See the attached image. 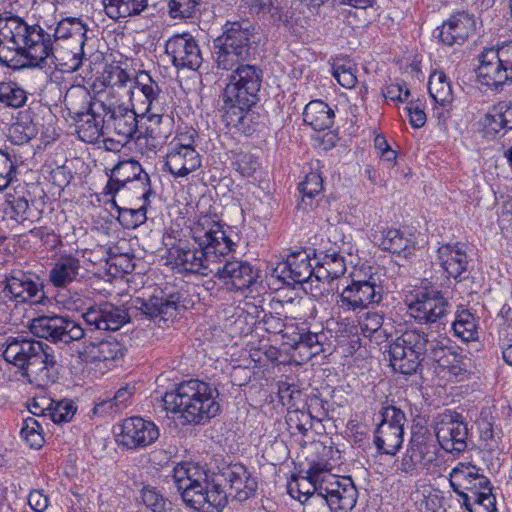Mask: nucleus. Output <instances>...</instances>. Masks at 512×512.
Instances as JSON below:
<instances>
[{"mask_svg": "<svg viewBox=\"0 0 512 512\" xmlns=\"http://www.w3.org/2000/svg\"><path fill=\"white\" fill-rule=\"evenodd\" d=\"M488 132L504 134L512 129V100H502L489 108L484 118Z\"/></svg>", "mask_w": 512, "mask_h": 512, "instance_id": "obj_38", "label": "nucleus"}, {"mask_svg": "<svg viewBox=\"0 0 512 512\" xmlns=\"http://www.w3.org/2000/svg\"><path fill=\"white\" fill-rule=\"evenodd\" d=\"M328 402L317 396L310 397L307 401V414L312 421L322 422L328 418Z\"/></svg>", "mask_w": 512, "mask_h": 512, "instance_id": "obj_63", "label": "nucleus"}, {"mask_svg": "<svg viewBox=\"0 0 512 512\" xmlns=\"http://www.w3.org/2000/svg\"><path fill=\"white\" fill-rule=\"evenodd\" d=\"M252 29L246 22H227L221 36L213 41L218 69L231 70L250 55Z\"/></svg>", "mask_w": 512, "mask_h": 512, "instance_id": "obj_8", "label": "nucleus"}, {"mask_svg": "<svg viewBox=\"0 0 512 512\" xmlns=\"http://www.w3.org/2000/svg\"><path fill=\"white\" fill-rule=\"evenodd\" d=\"M192 239L197 246L175 248V263L182 271L201 276L214 274L216 265L236 246L222 225L209 215L199 217L194 224Z\"/></svg>", "mask_w": 512, "mask_h": 512, "instance_id": "obj_1", "label": "nucleus"}, {"mask_svg": "<svg viewBox=\"0 0 512 512\" xmlns=\"http://www.w3.org/2000/svg\"><path fill=\"white\" fill-rule=\"evenodd\" d=\"M116 439L127 449L145 448L159 438V429L154 422L142 417H129L118 425Z\"/></svg>", "mask_w": 512, "mask_h": 512, "instance_id": "obj_21", "label": "nucleus"}, {"mask_svg": "<svg viewBox=\"0 0 512 512\" xmlns=\"http://www.w3.org/2000/svg\"><path fill=\"white\" fill-rule=\"evenodd\" d=\"M102 123L106 133H113L118 137L117 140L106 139V146L108 143L114 144L115 142L122 146L131 140L138 131L135 111L121 106L109 109L103 116Z\"/></svg>", "mask_w": 512, "mask_h": 512, "instance_id": "obj_26", "label": "nucleus"}, {"mask_svg": "<svg viewBox=\"0 0 512 512\" xmlns=\"http://www.w3.org/2000/svg\"><path fill=\"white\" fill-rule=\"evenodd\" d=\"M425 338V359L437 363L438 367H440L442 361L446 359V356L453 350V348L448 345L449 339L446 337L435 338L432 333L426 332Z\"/></svg>", "mask_w": 512, "mask_h": 512, "instance_id": "obj_49", "label": "nucleus"}, {"mask_svg": "<svg viewBox=\"0 0 512 512\" xmlns=\"http://www.w3.org/2000/svg\"><path fill=\"white\" fill-rule=\"evenodd\" d=\"M359 326L365 337H371L383 325V315L378 312H366L359 318Z\"/></svg>", "mask_w": 512, "mask_h": 512, "instance_id": "obj_59", "label": "nucleus"}, {"mask_svg": "<svg viewBox=\"0 0 512 512\" xmlns=\"http://www.w3.org/2000/svg\"><path fill=\"white\" fill-rule=\"evenodd\" d=\"M86 25L78 18H65L58 22L52 35L57 48L66 51V60L63 67L68 71L80 68L85 56L84 46L86 42Z\"/></svg>", "mask_w": 512, "mask_h": 512, "instance_id": "obj_13", "label": "nucleus"}, {"mask_svg": "<svg viewBox=\"0 0 512 512\" xmlns=\"http://www.w3.org/2000/svg\"><path fill=\"white\" fill-rule=\"evenodd\" d=\"M165 166L173 176L185 177L201 166V157L191 144L176 142L170 145Z\"/></svg>", "mask_w": 512, "mask_h": 512, "instance_id": "obj_32", "label": "nucleus"}, {"mask_svg": "<svg viewBox=\"0 0 512 512\" xmlns=\"http://www.w3.org/2000/svg\"><path fill=\"white\" fill-rule=\"evenodd\" d=\"M32 333L53 343L68 344L78 341L85 336V331L79 323L66 316H40L32 320Z\"/></svg>", "mask_w": 512, "mask_h": 512, "instance_id": "obj_18", "label": "nucleus"}, {"mask_svg": "<svg viewBox=\"0 0 512 512\" xmlns=\"http://www.w3.org/2000/svg\"><path fill=\"white\" fill-rule=\"evenodd\" d=\"M503 360L512 366V326H506L499 332Z\"/></svg>", "mask_w": 512, "mask_h": 512, "instance_id": "obj_64", "label": "nucleus"}, {"mask_svg": "<svg viewBox=\"0 0 512 512\" xmlns=\"http://www.w3.org/2000/svg\"><path fill=\"white\" fill-rule=\"evenodd\" d=\"M286 423L293 435L299 433L305 436L313 427L311 415H308L305 410L300 409L289 410L286 416Z\"/></svg>", "mask_w": 512, "mask_h": 512, "instance_id": "obj_55", "label": "nucleus"}, {"mask_svg": "<svg viewBox=\"0 0 512 512\" xmlns=\"http://www.w3.org/2000/svg\"><path fill=\"white\" fill-rule=\"evenodd\" d=\"M135 307L149 319L168 321L177 315L181 307L186 308L183 294L179 291H156L148 300L135 299Z\"/></svg>", "mask_w": 512, "mask_h": 512, "instance_id": "obj_22", "label": "nucleus"}, {"mask_svg": "<svg viewBox=\"0 0 512 512\" xmlns=\"http://www.w3.org/2000/svg\"><path fill=\"white\" fill-rule=\"evenodd\" d=\"M127 184H130L133 189L140 190V199L150 202V197L153 194L150 177L143 170L141 164L134 159L120 161L113 167L104 193L114 196Z\"/></svg>", "mask_w": 512, "mask_h": 512, "instance_id": "obj_16", "label": "nucleus"}, {"mask_svg": "<svg viewBox=\"0 0 512 512\" xmlns=\"http://www.w3.org/2000/svg\"><path fill=\"white\" fill-rule=\"evenodd\" d=\"M476 29L473 14L459 11L450 15L447 20L433 31V37L447 46L463 45Z\"/></svg>", "mask_w": 512, "mask_h": 512, "instance_id": "obj_25", "label": "nucleus"}, {"mask_svg": "<svg viewBox=\"0 0 512 512\" xmlns=\"http://www.w3.org/2000/svg\"><path fill=\"white\" fill-rule=\"evenodd\" d=\"M20 435L31 448L39 449L44 443L42 425L35 418L28 417L23 420Z\"/></svg>", "mask_w": 512, "mask_h": 512, "instance_id": "obj_53", "label": "nucleus"}, {"mask_svg": "<svg viewBox=\"0 0 512 512\" xmlns=\"http://www.w3.org/2000/svg\"><path fill=\"white\" fill-rule=\"evenodd\" d=\"M83 271L79 258L71 254H63L52 264L48 279L54 287L66 288L83 278Z\"/></svg>", "mask_w": 512, "mask_h": 512, "instance_id": "obj_34", "label": "nucleus"}, {"mask_svg": "<svg viewBox=\"0 0 512 512\" xmlns=\"http://www.w3.org/2000/svg\"><path fill=\"white\" fill-rule=\"evenodd\" d=\"M479 471L475 465L459 463L450 473L451 488L463 499L464 505L471 512L470 495H473V492L479 493L490 484L488 478Z\"/></svg>", "mask_w": 512, "mask_h": 512, "instance_id": "obj_23", "label": "nucleus"}, {"mask_svg": "<svg viewBox=\"0 0 512 512\" xmlns=\"http://www.w3.org/2000/svg\"><path fill=\"white\" fill-rule=\"evenodd\" d=\"M76 406L70 400H61L51 404L48 408L49 416L54 423H66L72 420L76 413Z\"/></svg>", "mask_w": 512, "mask_h": 512, "instance_id": "obj_57", "label": "nucleus"}, {"mask_svg": "<svg viewBox=\"0 0 512 512\" xmlns=\"http://www.w3.org/2000/svg\"><path fill=\"white\" fill-rule=\"evenodd\" d=\"M383 296V286L371 275L367 280H352L340 293L338 304L347 310H363L379 304Z\"/></svg>", "mask_w": 512, "mask_h": 512, "instance_id": "obj_20", "label": "nucleus"}, {"mask_svg": "<svg viewBox=\"0 0 512 512\" xmlns=\"http://www.w3.org/2000/svg\"><path fill=\"white\" fill-rule=\"evenodd\" d=\"M218 395V390L211 384L190 379L166 392L162 401L167 412L179 414L182 424L203 425L219 414Z\"/></svg>", "mask_w": 512, "mask_h": 512, "instance_id": "obj_5", "label": "nucleus"}, {"mask_svg": "<svg viewBox=\"0 0 512 512\" xmlns=\"http://www.w3.org/2000/svg\"><path fill=\"white\" fill-rule=\"evenodd\" d=\"M196 0H170L169 13L172 18H190L196 11Z\"/></svg>", "mask_w": 512, "mask_h": 512, "instance_id": "obj_60", "label": "nucleus"}, {"mask_svg": "<svg viewBox=\"0 0 512 512\" xmlns=\"http://www.w3.org/2000/svg\"><path fill=\"white\" fill-rule=\"evenodd\" d=\"M16 175V165L12 156L0 149V191L9 186Z\"/></svg>", "mask_w": 512, "mask_h": 512, "instance_id": "obj_58", "label": "nucleus"}, {"mask_svg": "<svg viewBox=\"0 0 512 512\" xmlns=\"http://www.w3.org/2000/svg\"><path fill=\"white\" fill-rule=\"evenodd\" d=\"M404 429L380 423L374 434L377 451L386 455H395L402 446Z\"/></svg>", "mask_w": 512, "mask_h": 512, "instance_id": "obj_40", "label": "nucleus"}, {"mask_svg": "<svg viewBox=\"0 0 512 512\" xmlns=\"http://www.w3.org/2000/svg\"><path fill=\"white\" fill-rule=\"evenodd\" d=\"M439 368L446 370L450 376L460 380L464 379L468 373L467 359L454 349L442 361Z\"/></svg>", "mask_w": 512, "mask_h": 512, "instance_id": "obj_56", "label": "nucleus"}, {"mask_svg": "<svg viewBox=\"0 0 512 512\" xmlns=\"http://www.w3.org/2000/svg\"><path fill=\"white\" fill-rule=\"evenodd\" d=\"M150 202H145L138 208H124L120 207L113 201L115 208L117 209L118 216L117 219L120 224L126 229H134L143 224L146 217V206Z\"/></svg>", "mask_w": 512, "mask_h": 512, "instance_id": "obj_51", "label": "nucleus"}, {"mask_svg": "<svg viewBox=\"0 0 512 512\" xmlns=\"http://www.w3.org/2000/svg\"><path fill=\"white\" fill-rule=\"evenodd\" d=\"M478 59L476 72L482 85L498 90L512 82V41L484 48Z\"/></svg>", "mask_w": 512, "mask_h": 512, "instance_id": "obj_12", "label": "nucleus"}, {"mask_svg": "<svg viewBox=\"0 0 512 512\" xmlns=\"http://www.w3.org/2000/svg\"><path fill=\"white\" fill-rule=\"evenodd\" d=\"M28 99V93L14 81L0 82V103L9 108H21Z\"/></svg>", "mask_w": 512, "mask_h": 512, "instance_id": "obj_47", "label": "nucleus"}, {"mask_svg": "<svg viewBox=\"0 0 512 512\" xmlns=\"http://www.w3.org/2000/svg\"><path fill=\"white\" fill-rule=\"evenodd\" d=\"M5 289L19 302L39 303L43 298L42 283L31 272L13 270L6 278Z\"/></svg>", "mask_w": 512, "mask_h": 512, "instance_id": "obj_29", "label": "nucleus"}, {"mask_svg": "<svg viewBox=\"0 0 512 512\" xmlns=\"http://www.w3.org/2000/svg\"><path fill=\"white\" fill-rule=\"evenodd\" d=\"M77 354L78 358L85 363L107 362L122 357L123 348L115 340L85 341Z\"/></svg>", "mask_w": 512, "mask_h": 512, "instance_id": "obj_35", "label": "nucleus"}, {"mask_svg": "<svg viewBox=\"0 0 512 512\" xmlns=\"http://www.w3.org/2000/svg\"><path fill=\"white\" fill-rule=\"evenodd\" d=\"M106 15L115 21L140 15L148 0H102Z\"/></svg>", "mask_w": 512, "mask_h": 512, "instance_id": "obj_41", "label": "nucleus"}, {"mask_svg": "<svg viewBox=\"0 0 512 512\" xmlns=\"http://www.w3.org/2000/svg\"><path fill=\"white\" fill-rule=\"evenodd\" d=\"M166 54L178 69L197 70L203 61L196 40L189 34L174 35L165 45Z\"/></svg>", "mask_w": 512, "mask_h": 512, "instance_id": "obj_27", "label": "nucleus"}, {"mask_svg": "<svg viewBox=\"0 0 512 512\" xmlns=\"http://www.w3.org/2000/svg\"><path fill=\"white\" fill-rule=\"evenodd\" d=\"M173 482L183 501L201 512H221L227 505L228 494L221 489L213 474L193 462L177 464Z\"/></svg>", "mask_w": 512, "mask_h": 512, "instance_id": "obj_6", "label": "nucleus"}, {"mask_svg": "<svg viewBox=\"0 0 512 512\" xmlns=\"http://www.w3.org/2000/svg\"><path fill=\"white\" fill-rule=\"evenodd\" d=\"M221 476L229 484V496L240 502L255 496L258 482L244 465L232 464L222 472Z\"/></svg>", "mask_w": 512, "mask_h": 512, "instance_id": "obj_33", "label": "nucleus"}, {"mask_svg": "<svg viewBox=\"0 0 512 512\" xmlns=\"http://www.w3.org/2000/svg\"><path fill=\"white\" fill-rule=\"evenodd\" d=\"M135 84V88L142 93L147 102V135L158 144L163 143L171 134L173 120L168 115L152 112L158 102L160 88L146 71L138 73Z\"/></svg>", "mask_w": 512, "mask_h": 512, "instance_id": "obj_15", "label": "nucleus"}, {"mask_svg": "<svg viewBox=\"0 0 512 512\" xmlns=\"http://www.w3.org/2000/svg\"><path fill=\"white\" fill-rule=\"evenodd\" d=\"M439 447L434 433L427 426L413 425L408 448L398 470L409 477L418 476L422 470H430L438 459Z\"/></svg>", "mask_w": 512, "mask_h": 512, "instance_id": "obj_9", "label": "nucleus"}, {"mask_svg": "<svg viewBox=\"0 0 512 512\" xmlns=\"http://www.w3.org/2000/svg\"><path fill=\"white\" fill-rule=\"evenodd\" d=\"M290 329L292 330L291 337L290 340L285 341V344L293 349L300 351L305 350L307 358H311L325 351L323 346L328 339L325 332L321 331L316 333L305 331L304 329L300 330L293 326H291Z\"/></svg>", "mask_w": 512, "mask_h": 512, "instance_id": "obj_36", "label": "nucleus"}, {"mask_svg": "<svg viewBox=\"0 0 512 512\" xmlns=\"http://www.w3.org/2000/svg\"><path fill=\"white\" fill-rule=\"evenodd\" d=\"M16 30V36L22 43L27 59L31 68H42L48 58H52L55 63L63 67V61L66 60V51H62L53 42L52 35L46 32L41 26L28 25L18 16H11Z\"/></svg>", "mask_w": 512, "mask_h": 512, "instance_id": "obj_7", "label": "nucleus"}, {"mask_svg": "<svg viewBox=\"0 0 512 512\" xmlns=\"http://www.w3.org/2000/svg\"><path fill=\"white\" fill-rule=\"evenodd\" d=\"M3 357L37 387L45 388L58 379V358L55 349L47 343L24 336L9 337Z\"/></svg>", "mask_w": 512, "mask_h": 512, "instance_id": "obj_4", "label": "nucleus"}, {"mask_svg": "<svg viewBox=\"0 0 512 512\" xmlns=\"http://www.w3.org/2000/svg\"><path fill=\"white\" fill-rule=\"evenodd\" d=\"M325 467L320 463H312L306 471V476L295 479L294 483L288 486V492L291 497L298 499L304 503L310 497L318 496L317 483L314 479L324 473Z\"/></svg>", "mask_w": 512, "mask_h": 512, "instance_id": "obj_37", "label": "nucleus"}, {"mask_svg": "<svg viewBox=\"0 0 512 512\" xmlns=\"http://www.w3.org/2000/svg\"><path fill=\"white\" fill-rule=\"evenodd\" d=\"M450 304L440 291L426 289L419 291L408 304V314L420 324L444 325Z\"/></svg>", "mask_w": 512, "mask_h": 512, "instance_id": "obj_19", "label": "nucleus"}, {"mask_svg": "<svg viewBox=\"0 0 512 512\" xmlns=\"http://www.w3.org/2000/svg\"><path fill=\"white\" fill-rule=\"evenodd\" d=\"M452 329L455 336L463 341H472L477 339V324L475 316L469 310L456 312L455 320L452 323Z\"/></svg>", "mask_w": 512, "mask_h": 512, "instance_id": "obj_46", "label": "nucleus"}, {"mask_svg": "<svg viewBox=\"0 0 512 512\" xmlns=\"http://www.w3.org/2000/svg\"><path fill=\"white\" fill-rule=\"evenodd\" d=\"M440 448L453 455L467 448L468 427L461 414L446 410L436 418L434 431Z\"/></svg>", "mask_w": 512, "mask_h": 512, "instance_id": "obj_17", "label": "nucleus"}, {"mask_svg": "<svg viewBox=\"0 0 512 512\" xmlns=\"http://www.w3.org/2000/svg\"><path fill=\"white\" fill-rule=\"evenodd\" d=\"M138 506L142 505L151 512H167L170 509L168 499L155 487L143 486L135 498Z\"/></svg>", "mask_w": 512, "mask_h": 512, "instance_id": "obj_45", "label": "nucleus"}, {"mask_svg": "<svg viewBox=\"0 0 512 512\" xmlns=\"http://www.w3.org/2000/svg\"><path fill=\"white\" fill-rule=\"evenodd\" d=\"M380 247L393 254L407 256L414 248V242L398 229H387L381 233Z\"/></svg>", "mask_w": 512, "mask_h": 512, "instance_id": "obj_43", "label": "nucleus"}, {"mask_svg": "<svg viewBox=\"0 0 512 512\" xmlns=\"http://www.w3.org/2000/svg\"><path fill=\"white\" fill-rule=\"evenodd\" d=\"M334 116V111L321 100L309 102L303 111V121L316 131L331 128Z\"/></svg>", "mask_w": 512, "mask_h": 512, "instance_id": "obj_39", "label": "nucleus"}, {"mask_svg": "<svg viewBox=\"0 0 512 512\" xmlns=\"http://www.w3.org/2000/svg\"><path fill=\"white\" fill-rule=\"evenodd\" d=\"M292 281L298 284L307 282L316 271L312 268L309 254L306 251H298L290 254L286 259Z\"/></svg>", "mask_w": 512, "mask_h": 512, "instance_id": "obj_44", "label": "nucleus"}, {"mask_svg": "<svg viewBox=\"0 0 512 512\" xmlns=\"http://www.w3.org/2000/svg\"><path fill=\"white\" fill-rule=\"evenodd\" d=\"M425 332L407 329L389 344V362L392 369L404 375H412L425 360Z\"/></svg>", "mask_w": 512, "mask_h": 512, "instance_id": "obj_10", "label": "nucleus"}, {"mask_svg": "<svg viewBox=\"0 0 512 512\" xmlns=\"http://www.w3.org/2000/svg\"><path fill=\"white\" fill-rule=\"evenodd\" d=\"M3 357L37 387L45 388L58 379V358L55 349L47 343L24 336L9 337Z\"/></svg>", "mask_w": 512, "mask_h": 512, "instance_id": "obj_3", "label": "nucleus"}, {"mask_svg": "<svg viewBox=\"0 0 512 512\" xmlns=\"http://www.w3.org/2000/svg\"><path fill=\"white\" fill-rule=\"evenodd\" d=\"M333 76L337 82L344 88L351 89L357 83V77L351 66L345 64L333 65Z\"/></svg>", "mask_w": 512, "mask_h": 512, "instance_id": "obj_62", "label": "nucleus"}, {"mask_svg": "<svg viewBox=\"0 0 512 512\" xmlns=\"http://www.w3.org/2000/svg\"><path fill=\"white\" fill-rule=\"evenodd\" d=\"M345 272L346 264L344 257L333 252L324 256L322 265L316 270L315 276L318 280L326 278L332 281L344 275Z\"/></svg>", "mask_w": 512, "mask_h": 512, "instance_id": "obj_50", "label": "nucleus"}, {"mask_svg": "<svg viewBox=\"0 0 512 512\" xmlns=\"http://www.w3.org/2000/svg\"><path fill=\"white\" fill-rule=\"evenodd\" d=\"M135 392L134 385H125L119 388L114 394L113 398L102 400L97 403L94 407V414H104L118 412L120 409L126 406Z\"/></svg>", "mask_w": 512, "mask_h": 512, "instance_id": "obj_48", "label": "nucleus"}, {"mask_svg": "<svg viewBox=\"0 0 512 512\" xmlns=\"http://www.w3.org/2000/svg\"><path fill=\"white\" fill-rule=\"evenodd\" d=\"M437 253L439 263L449 277L458 282L469 277L471 260L468 258L464 244L448 243L440 246Z\"/></svg>", "mask_w": 512, "mask_h": 512, "instance_id": "obj_30", "label": "nucleus"}, {"mask_svg": "<svg viewBox=\"0 0 512 512\" xmlns=\"http://www.w3.org/2000/svg\"><path fill=\"white\" fill-rule=\"evenodd\" d=\"M314 481L318 485V496L326 501L332 511H351L355 507L358 491L350 477L337 476L325 468L324 473Z\"/></svg>", "mask_w": 512, "mask_h": 512, "instance_id": "obj_14", "label": "nucleus"}, {"mask_svg": "<svg viewBox=\"0 0 512 512\" xmlns=\"http://www.w3.org/2000/svg\"><path fill=\"white\" fill-rule=\"evenodd\" d=\"M428 90L431 98L443 107L453 101L451 82L443 71H435L430 75Z\"/></svg>", "mask_w": 512, "mask_h": 512, "instance_id": "obj_42", "label": "nucleus"}, {"mask_svg": "<svg viewBox=\"0 0 512 512\" xmlns=\"http://www.w3.org/2000/svg\"><path fill=\"white\" fill-rule=\"evenodd\" d=\"M471 501L478 505L479 509H483L485 512H496V498L492 493L491 484L487 485V488H484L479 493H474L470 495Z\"/></svg>", "mask_w": 512, "mask_h": 512, "instance_id": "obj_61", "label": "nucleus"}, {"mask_svg": "<svg viewBox=\"0 0 512 512\" xmlns=\"http://www.w3.org/2000/svg\"><path fill=\"white\" fill-rule=\"evenodd\" d=\"M214 274L233 291L249 288L257 278V272L253 267L241 260H225L223 266L217 264Z\"/></svg>", "mask_w": 512, "mask_h": 512, "instance_id": "obj_31", "label": "nucleus"}, {"mask_svg": "<svg viewBox=\"0 0 512 512\" xmlns=\"http://www.w3.org/2000/svg\"><path fill=\"white\" fill-rule=\"evenodd\" d=\"M228 76L223 91V109L226 125L249 134L256 119L253 108L260 101L263 70L253 64L239 62Z\"/></svg>", "mask_w": 512, "mask_h": 512, "instance_id": "obj_2", "label": "nucleus"}, {"mask_svg": "<svg viewBox=\"0 0 512 512\" xmlns=\"http://www.w3.org/2000/svg\"><path fill=\"white\" fill-rule=\"evenodd\" d=\"M11 209V219L24 225L26 222L33 224L40 219L38 213H35L25 197H17L9 202Z\"/></svg>", "mask_w": 512, "mask_h": 512, "instance_id": "obj_52", "label": "nucleus"}, {"mask_svg": "<svg viewBox=\"0 0 512 512\" xmlns=\"http://www.w3.org/2000/svg\"><path fill=\"white\" fill-rule=\"evenodd\" d=\"M11 16L0 20V65L12 70L31 68Z\"/></svg>", "mask_w": 512, "mask_h": 512, "instance_id": "obj_24", "label": "nucleus"}, {"mask_svg": "<svg viewBox=\"0 0 512 512\" xmlns=\"http://www.w3.org/2000/svg\"><path fill=\"white\" fill-rule=\"evenodd\" d=\"M323 190V180L318 171H310L303 181L299 183V191L302 193V201L308 205L306 200L312 201ZM312 206V203H309Z\"/></svg>", "mask_w": 512, "mask_h": 512, "instance_id": "obj_54", "label": "nucleus"}, {"mask_svg": "<svg viewBox=\"0 0 512 512\" xmlns=\"http://www.w3.org/2000/svg\"><path fill=\"white\" fill-rule=\"evenodd\" d=\"M83 319L90 329L116 331L129 322V314L123 307L104 302L89 307L83 313Z\"/></svg>", "mask_w": 512, "mask_h": 512, "instance_id": "obj_28", "label": "nucleus"}, {"mask_svg": "<svg viewBox=\"0 0 512 512\" xmlns=\"http://www.w3.org/2000/svg\"><path fill=\"white\" fill-rule=\"evenodd\" d=\"M65 103L76 121V132L80 140L95 143L101 135L106 134L102 118L96 114V106L104 108L103 102L92 101L85 90L67 93Z\"/></svg>", "mask_w": 512, "mask_h": 512, "instance_id": "obj_11", "label": "nucleus"}]
</instances>
